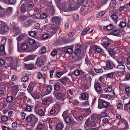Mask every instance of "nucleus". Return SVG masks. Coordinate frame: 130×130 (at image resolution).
<instances>
[{
	"mask_svg": "<svg viewBox=\"0 0 130 130\" xmlns=\"http://www.w3.org/2000/svg\"><path fill=\"white\" fill-rule=\"evenodd\" d=\"M94 117L91 116V118H89L86 121L84 127L86 130H91L92 127H95L96 126L94 120Z\"/></svg>",
	"mask_w": 130,
	"mask_h": 130,
	"instance_id": "1",
	"label": "nucleus"
},
{
	"mask_svg": "<svg viewBox=\"0 0 130 130\" xmlns=\"http://www.w3.org/2000/svg\"><path fill=\"white\" fill-rule=\"evenodd\" d=\"M74 5L72 3H68L67 5V4L64 5L63 6L62 9L64 12H68L70 10H76L73 7Z\"/></svg>",
	"mask_w": 130,
	"mask_h": 130,
	"instance_id": "2",
	"label": "nucleus"
},
{
	"mask_svg": "<svg viewBox=\"0 0 130 130\" xmlns=\"http://www.w3.org/2000/svg\"><path fill=\"white\" fill-rule=\"evenodd\" d=\"M11 92L14 93L16 95L18 91L20 89L19 86L18 85H14L11 87Z\"/></svg>",
	"mask_w": 130,
	"mask_h": 130,
	"instance_id": "3",
	"label": "nucleus"
},
{
	"mask_svg": "<svg viewBox=\"0 0 130 130\" xmlns=\"http://www.w3.org/2000/svg\"><path fill=\"white\" fill-rule=\"evenodd\" d=\"M53 94L54 96L57 99H61L63 97V95L61 93H57V92L55 91H54Z\"/></svg>",
	"mask_w": 130,
	"mask_h": 130,
	"instance_id": "4",
	"label": "nucleus"
},
{
	"mask_svg": "<svg viewBox=\"0 0 130 130\" xmlns=\"http://www.w3.org/2000/svg\"><path fill=\"white\" fill-rule=\"evenodd\" d=\"M34 65L32 64H25L24 65V69L27 70H32L35 69Z\"/></svg>",
	"mask_w": 130,
	"mask_h": 130,
	"instance_id": "5",
	"label": "nucleus"
},
{
	"mask_svg": "<svg viewBox=\"0 0 130 130\" xmlns=\"http://www.w3.org/2000/svg\"><path fill=\"white\" fill-rule=\"evenodd\" d=\"M36 64L38 67H41L43 65L44 62L41 60L40 58H37V60L36 62Z\"/></svg>",
	"mask_w": 130,
	"mask_h": 130,
	"instance_id": "6",
	"label": "nucleus"
},
{
	"mask_svg": "<svg viewBox=\"0 0 130 130\" xmlns=\"http://www.w3.org/2000/svg\"><path fill=\"white\" fill-rule=\"evenodd\" d=\"M94 87L95 90L97 92H99L101 90V87L99 85L98 83L95 84Z\"/></svg>",
	"mask_w": 130,
	"mask_h": 130,
	"instance_id": "7",
	"label": "nucleus"
},
{
	"mask_svg": "<svg viewBox=\"0 0 130 130\" xmlns=\"http://www.w3.org/2000/svg\"><path fill=\"white\" fill-rule=\"evenodd\" d=\"M35 57V55H29L25 58H24V61H27L29 60H32Z\"/></svg>",
	"mask_w": 130,
	"mask_h": 130,
	"instance_id": "8",
	"label": "nucleus"
},
{
	"mask_svg": "<svg viewBox=\"0 0 130 130\" xmlns=\"http://www.w3.org/2000/svg\"><path fill=\"white\" fill-rule=\"evenodd\" d=\"M66 48V53L69 54H71L73 52V47L72 46L65 47Z\"/></svg>",
	"mask_w": 130,
	"mask_h": 130,
	"instance_id": "9",
	"label": "nucleus"
},
{
	"mask_svg": "<svg viewBox=\"0 0 130 130\" xmlns=\"http://www.w3.org/2000/svg\"><path fill=\"white\" fill-rule=\"evenodd\" d=\"M8 30V27L6 26H3L1 29V33L2 34H4L5 32H7Z\"/></svg>",
	"mask_w": 130,
	"mask_h": 130,
	"instance_id": "10",
	"label": "nucleus"
},
{
	"mask_svg": "<svg viewBox=\"0 0 130 130\" xmlns=\"http://www.w3.org/2000/svg\"><path fill=\"white\" fill-rule=\"evenodd\" d=\"M106 67L109 69H113L115 67L114 64L109 62H107L106 64Z\"/></svg>",
	"mask_w": 130,
	"mask_h": 130,
	"instance_id": "11",
	"label": "nucleus"
},
{
	"mask_svg": "<svg viewBox=\"0 0 130 130\" xmlns=\"http://www.w3.org/2000/svg\"><path fill=\"white\" fill-rule=\"evenodd\" d=\"M26 36V35L24 34H22L19 36L17 38V41H20L24 39Z\"/></svg>",
	"mask_w": 130,
	"mask_h": 130,
	"instance_id": "12",
	"label": "nucleus"
},
{
	"mask_svg": "<svg viewBox=\"0 0 130 130\" xmlns=\"http://www.w3.org/2000/svg\"><path fill=\"white\" fill-rule=\"evenodd\" d=\"M92 116H94L95 117L94 118V120L95 121L98 123H99L101 122V117L100 115Z\"/></svg>",
	"mask_w": 130,
	"mask_h": 130,
	"instance_id": "13",
	"label": "nucleus"
},
{
	"mask_svg": "<svg viewBox=\"0 0 130 130\" xmlns=\"http://www.w3.org/2000/svg\"><path fill=\"white\" fill-rule=\"evenodd\" d=\"M69 80V79L67 77H64L62 78L61 79L59 80L58 81H60L62 84H64Z\"/></svg>",
	"mask_w": 130,
	"mask_h": 130,
	"instance_id": "14",
	"label": "nucleus"
},
{
	"mask_svg": "<svg viewBox=\"0 0 130 130\" xmlns=\"http://www.w3.org/2000/svg\"><path fill=\"white\" fill-rule=\"evenodd\" d=\"M33 115V114H30L27 116L26 118V121L28 122H32Z\"/></svg>",
	"mask_w": 130,
	"mask_h": 130,
	"instance_id": "15",
	"label": "nucleus"
},
{
	"mask_svg": "<svg viewBox=\"0 0 130 130\" xmlns=\"http://www.w3.org/2000/svg\"><path fill=\"white\" fill-rule=\"evenodd\" d=\"M117 12L116 8H112L110 10L109 12V14H114Z\"/></svg>",
	"mask_w": 130,
	"mask_h": 130,
	"instance_id": "16",
	"label": "nucleus"
},
{
	"mask_svg": "<svg viewBox=\"0 0 130 130\" xmlns=\"http://www.w3.org/2000/svg\"><path fill=\"white\" fill-rule=\"evenodd\" d=\"M38 119L34 115H33L32 119V122L34 124V126L38 122Z\"/></svg>",
	"mask_w": 130,
	"mask_h": 130,
	"instance_id": "17",
	"label": "nucleus"
},
{
	"mask_svg": "<svg viewBox=\"0 0 130 130\" xmlns=\"http://www.w3.org/2000/svg\"><path fill=\"white\" fill-rule=\"evenodd\" d=\"M32 23V21L30 20H28L27 21L24 22V25L25 26L27 27L30 26Z\"/></svg>",
	"mask_w": 130,
	"mask_h": 130,
	"instance_id": "18",
	"label": "nucleus"
},
{
	"mask_svg": "<svg viewBox=\"0 0 130 130\" xmlns=\"http://www.w3.org/2000/svg\"><path fill=\"white\" fill-rule=\"evenodd\" d=\"M46 88L47 94L50 93L52 89V86L51 85H48Z\"/></svg>",
	"mask_w": 130,
	"mask_h": 130,
	"instance_id": "19",
	"label": "nucleus"
},
{
	"mask_svg": "<svg viewBox=\"0 0 130 130\" xmlns=\"http://www.w3.org/2000/svg\"><path fill=\"white\" fill-rule=\"evenodd\" d=\"M84 109L85 112V116H87L90 114L91 112L90 108H89L87 109L85 108Z\"/></svg>",
	"mask_w": 130,
	"mask_h": 130,
	"instance_id": "20",
	"label": "nucleus"
},
{
	"mask_svg": "<svg viewBox=\"0 0 130 130\" xmlns=\"http://www.w3.org/2000/svg\"><path fill=\"white\" fill-rule=\"evenodd\" d=\"M25 111L27 112H31L32 111V108L30 106H26L24 108Z\"/></svg>",
	"mask_w": 130,
	"mask_h": 130,
	"instance_id": "21",
	"label": "nucleus"
},
{
	"mask_svg": "<svg viewBox=\"0 0 130 130\" xmlns=\"http://www.w3.org/2000/svg\"><path fill=\"white\" fill-rule=\"evenodd\" d=\"M38 113L40 116L41 117L44 116L45 115V112L42 109H40L38 111V112H36Z\"/></svg>",
	"mask_w": 130,
	"mask_h": 130,
	"instance_id": "22",
	"label": "nucleus"
},
{
	"mask_svg": "<svg viewBox=\"0 0 130 130\" xmlns=\"http://www.w3.org/2000/svg\"><path fill=\"white\" fill-rule=\"evenodd\" d=\"M102 103L103 107L107 108L109 106V103L104 101H102Z\"/></svg>",
	"mask_w": 130,
	"mask_h": 130,
	"instance_id": "23",
	"label": "nucleus"
},
{
	"mask_svg": "<svg viewBox=\"0 0 130 130\" xmlns=\"http://www.w3.org/2000/svg\"><path fill=\"white\" fill-rule=\"evenodd\" d=\"M116 60L118 63L119 64H124L125 63L124 60L122 58L117 59Z\"/></svg>",
	"mask_w": 130,
	"mask_h": 130,
	"instance_id": "24",
	"label": "nucleus"
},
{
	"mask_svg": "<svg viewBox=\"0 0 130 130\" xmlns=\"http://www.w3.org/2000/svg\"><path fill=\"white\" fill-rule=\"evenodd\" d=\"M20 9V11L22 13H24L26 11L25 6L24 5H21Z\"/></svg>",
	"mask_w": 130,
	"mask_h": 130,
	"instance_id": "25",
	"label": "nucleus"
},
{
	"mask_svg": "<svg viewBox=\"0 0 130 130\" xmlns=\"http://www.w3.org/2000/svg\"><path fill=\"white\" fill-rule=\"evenodd\" d=\"M120 33V32L119 30H115L111 33V34L117 36Z\"/></svg>",
	"mask_w": 130,
	"mask_h": 130,
	"instance_id": "26",
	"label": "nucleus"
},
{
	"mask_svg": "<svg viewBox=\"0 0 130 130\" xmlns=\"http://www.w3.org/2000/svg\"><path fill=\"white\" fill-rule=\"evenodd\" d=\"M124 64H120L117 66V68L119 69L120 70H124L125 69V66L123 65Z\"/></svg>",
	"mask_w": 130,
	"mask_h": 130,
	"instance_id": "27",
	"label": "nucleus"
},
{
	"mask_svg": "<svg viewBox=\"0 0 130 130\" xmlns=\"http://www.w3.org/2000/svg\"><path fill=\"white\" fill-rule=\"evenodd\" d=\"M29 79V77L27 76H25L22 77L21 80L22 82H26L28 81Z\"/></svg>",
	"mask_w": 130,
	"mask_h": 130,
	"instance_id": "28",
	"label": "nucleus"
},
{
	"mask_svg": "<svg viewBox=\"0 0 130 130\" xmlns=\"http://www.w3.org/2000/svg\"><path fill=\"white\" fill-rule=\"evenodd\" d=\"M69 111V110H68L66 111L63 112L62 115V116L64 119L66 117H67L69 115V114L68 112Z\"/></svg>",
	"mask_w": 130,
	"mask_h": 130,
	"instance_id": "29",
	"label": "nucleus"
},
{
	"mask_svg": "<svg viewBox=\"0 0 130 130\" xmlns=\"http://www.w3.org/2000/svg\"><path fill=\"white\" fill-rule=\"evenodd\" d=\"M108 51L111 56L115 54V51L113 49H109Z\"/></svg>",
	"mask_w": 130,
	"mask_h": 130,
	"instance_id": "30",
	"label": "nucleus"
},
{
	"mask_svg": "<svg viewBox=\"0 0 130 130\" xmlns=\"http://www.w3.org/2000/svg\"><path fill=\"white\" fill-rule=\"evenodd\" d=\"M13 100V98L12 96H8L6 99L8 103L12 102Z\"/></svg>",
	"mask_w": 130,
	"mask_h": 130,
	"instance_id": "31",
	"label": "nucleus"
},
{
	"mask_svg": "<svg viewBox=\"0 0 130 130\" xmlns=\"http://www.w3.org/2000/svg\"><path fill=\"white\" fill-rule=\"evenodd\" d=\"M34 87L33 86H30V85H29L28 87L27 90L30 93H31L32 91V90L34 89Z\"/></svg>",
	"mask_w": 130,
	"mask_h": 130,
	"instance_id": "32",
	"label": "nucleus"
},
{
	"mask_svg": "<svg viewBox=\"0 0 130 130\" xmlns=\"http://www.w3.org/2000/svg\"><path fill=\"white\" fill-rule=\"evenodd\" d=\"M94 70L96 73H101L103 72V70L102 68L98 69L96 68H94Z\"/></svg>",
	"mask_w": 130,
	"mask_h": 130,
	"instance_id": "33",
	"label": "nucleus"
},
{
	"mask_svg": "<svg viewBox=\"0 0 130 130\" xmlns=\"http://www.w3.org/2000/svg\"><path fill=\"white\" fill-rule=\"evenodd\" d=\"M105 13V11H103L100 12L97 15V17L98 18H100L102 17Z\"/></svg>",
	"mask_w": 130,
	"mask_h": 130,
	"instance_id": "34",
	"label": "nucleus"
},
{
	"mask_svg": "<svg viewBox=\"0 0 130 130\" xmlns=\"http://www.w3.org/2000/svg\"><path fill=\"white\" fill-rule=\"evenodd\" d=\"M63 128L62 125L61 124H58L56 126L57 130H62Z\"/></svg>",
	"mask_w": 130,
	"mask_h": 130,
	"instance_id": "35",
	"label": "nucleus"
},
{
	"mask_svg": "<svg viewBox=\"0 0 130 130\" xmlns=\"http://www.w3.org/2000/svg\"><path fill=\"white\" fill-rule=\"evenodd\" d=\"M112 19L115 21H117L118 19V16L115 14H112L111 16Z\"/></svg>",
	"mask_w": 130,
	"mask_h": 130,
	"instance_id": "36",
	"label": "nucleus"
},
{
	"mask_svg": "<svg viewBox=\"0 0 130 130\" xmlns=\"http://www.w3.org/2000/svg\"><path fill=\"white\" fill-rule=\"evenodd\" d=\"M52 20L54 22H59L60 18L59 17L54 16L53 17Z\"/></svg>",
	"mask_w": 130,
	"mask_h": 130,
	"instance_id": "37",
	"label": "nucleus"
},
{
	"mask_svg": "<svg viewBox=\"0 0 130 130\" xmlns=\"http://www.w3.org/2000/svg\"><path fill=\"white\" fill-rule=\"evenodd\" d=\"M43 128V126L42 124H39L38 125L35 130H42Z\"/></svg>",
	"mask_w": 130,
	"mask_h": 130,
	"instance_id": "38",
	"label": "nucleus"
},
{
	"mask_svg": "<svg viewBox=\"0 0 130 130\" xmlns=\"http://www.w3.org/2000/svg\"><path fill=\"white\" fill-rule=\"evenodd\" d=\"M90 29V28L89 27H87L85 28L84 30L82 31V35H84L86 34Z\"/></svg>",
	"mask_w": 130,
	"mask_h": 130,
	"instance_id": "39",
	"label": "nucleus"
},
{
	"mask_svg": "<svg viewBox=\"0 0 130 130\" xmlns=\"http://www.w3.org/2000/svg\"><path fill=\"white\" fill-rule=\"evenodd\" d=\"M0 51L3 53V54H5V51L4 46L3 45H1L0 46Z\"/></svg>",
	"mask_w": 130,
	"mask_h": 130,
	"instance_id": "40",
	"label": "nucleus"
},
{
	"mask_svg": "<svg viewBox=\"0 0 130 130\" xmlns=\"http://www.w3.org/2000/svg\"><path fill=\"white\" fill-rule=\"evenodd\" d=\"M110 44V43L107 40L104 41H103L102 43V45L104 47H107Z\"/></svg>",
	"mask_w": 130,
	"mask_h": 130,
	"instance_id": "41",
	"label": "nucleus"
},
{
	"mask_svg": "<svg viewBox=\"0 0 130 130\" xmlns=\"http://www.w3.org/2000/svg\"><path fill=\"white\" fill-rule=\"evenodd\" d=\"M36 76L38 79H40L42 77V75L41 73L38 72L36 73Z\"/></svg>",
	"mask_w": 130,
	"mask_h": 130,
	"instance_id": "42",
	"label": "nucleus"
},
{
	"mask_svg": "<svg viewBox=\"0 0 130 130\" xmlns=\"http://www.w3.org/2000/svg\"><path fill=\"white\" fill-rule=\"evenodd\" d=\"M20 98H23L25 99L26 97L25 95V93L24 92H21L20 94V95H19Z\"/></svg>",
	"mask_w": 130,
	"mask_h": 130,
	"instance_id": "43",
	"label": "nucleus"
},
{
	"mask_svg": "<svg viewBox=\"0 0 130 130\" xmlns=\"http://www.w3.org/2000/svg\"><path fill=\"white\" fill-rule=\"evenodd\" d=\"M65 121L67 123H70L71 121V119L69 117L67 116L66 118L64 119Z\"/></svg>",
	"mask_w": 130,
	"mask_h": 130,
	"instance_id": "44",
	"label": "nucleus"
},
{
	"mask_svg": "<svg viewBox=\"0 0 130 130\" xmlns=\"http://www.w3.org/2000/svg\"><path fill=\"white\" fill-rule=\"evenodd\" d=\"M46 51V48L45 47H42L39 51V52L40 54L45 53Z\"/></svg>",
	"mask_w": 130,
	"mask_h": 130,
	"instance_id": "45",
	"label": "nucleus"
},
{
	"mask_svg": "<svg viewBox=\"0 0 130 130\" xmlns=\"http://www.w3.org/2000/svg\"><path fill=\"white\" fill-rule=\"evenodd\" d=\"M8 117L5 116H3L1 118V121L3 122L6 121L8 120Z\"/></svg>",
	"mask_w": 130,
	"mask_h": 130,
	"instance_id": "46",
	"label": "nucleus"
},
{
	"mask_svg": "<svg viewBox=\"0 0 130 130\" xmlns=\"http://www.w3.org/2000/svg\"><path fill=\"white\" fill-rule=\"evenodd\" d=\"M57 53V50L56 49L53 50L51 52V54L53 56H54Z\"/></svg>",
	"mask_w": 130,
	"mask_h": 130,
	"instance_id": "47",
	"label": "nucleus"
},
{
	"mask_svg": "<svg viewBox=\"0 0 130 130\" xmlns=\"http://www.w3.org/2000/svg\"><path fill=\"white\" fill-rule=\"evenodd\" d=\"M106 28L108 30H110L113 28V26L112 24H110L109 25L107 26Z\"/></svg>",
	"mask_w": 130,
	"mask_h": 130,
	"instance_id": "48",
	"label": "nucleus"
},
{
	"mask_svg": "<svg viewBox=\"0 0 130 130\" xmlns=\"http://www.w3.org/2000/svg\"><path fill=\"white\" fill-rule=\"evenodd\" d=\"M112 88L111 87H108L104 89V91L107 92H110L112 90Z\"/></svg>",
	"mask_w": 130,
	"mask_h": 130,
	"instance_id": "49",
	"label": "nucleus"
},
{
	"mask_svg": "<svg viewBox=\"0 0 130 130\" xmlns=\"http://www.w3.org/2000/svg\"><path fill=\"white\" fill-rule=\"evenodd\" d=\"M74 74L76 76H78L80 74V72L78 70H76L74 71Z\"/></svg>",
	"mask_w": 130,
	"mask_h": 130,
	"instance_id": "50",
	"label": "nucleus"
},
{
	"mask_svg": "<svg viewBox=\"0 0 130 130\" xmlns=\"http://www.w3.org/2000/svg\"><path fill=\"white\" fill-rule=\"evenodd\" d=\"M6 40L7 39L3 37L1 41V43L2 44V45H5L6 41Z\"/></svg>",
	"mask_w": 130,
	"mask_h": 130,
	"instance_id": "51",
	"label": "nucleus"
},
{
	"mask_svg": "<svg viewBox=\"0 0 130 130\" xmlns=\"http://www.w3.org/2000/svg\"><path fill=\"white\" fill-rule=\"evenodd\" d=\"M47 17V15L45 13H42L41 14L40 16V18L42 19H43Z\"/></svg>",
	"mask_w": 130,
	"mask_h": 130,
	"instance_id": "52",
	"label": "nucleus"
},
{
	"mask_svg": "<svg viewBox=\"0 0 130 130\" xmlns=\"http://www.w3.org/2000/svg\"><path fill=\"white\" fill-rule=\"evenodd\" d=\"M29 44L31 45L34 44L35 43V40L32 39H30L29 40Z\"/></svg>",
	"mask_w": 130,
	"mask_h": 130,
	"instance_id": "53",
	"label": "nucleus"
},
{
	"mask_svg": "<svg viewBox=\"0 0 130 130\" xmlns=\"http://www.w3.org/2000/svg\"><path fill=\"white\" fill-rule=\"evenodd\" d=\"M12 8L11 7H9L7 9V11L8 13H10L12 12Z\"/></svg>",
	"mask_w": 130,
	"mask_h": 130,
	"instance_id": "54",
	"label": "nucleus"
},
{
	"mask_svg": "<svg viewBox=\"0 0 130 130\" xmlns=\"http://www.w3.org/2000/svg\"><path fill=\"white\" fill-rule=\"evenodd\" d=\"M22 48L23 50H26L27 47V45L26 43H24L22 44Z\"/></svg>",
	"mask_w": 130,
	"mask_h": 130,
	"instance_id": "55",
	"label": "nucleus"
},
{
	"mask_svg": "<svg viewBox=\"0 0 130 130\" xmlns=\"http://www.w3.org/2000/svg\"><path fill=\"white\" fill-rule=\"evenodd\" d=\"M62 75V73L61 72H57L56 74V77L58 78H60Z\"/></svg>",
	"mask_w": 130,
	"mask_h": 130,
	"instance_id": "56",
	"label": "nucleus"
},
{
	"mask_svg": "<svg viewBox=\"0 0 130 130\" xmlns=\"http://www.w3.org/2000/svg\"><path fill=\"white\" fill-rule=\"evenodd\" d=\"M35 126H32V125H29L27 126L26 129L27 130H33V127Z\"/></svg>",
	"mask_w": 130,
	"mask_h": 130,
	"instance_id": "57",
	"label": "nucleus"
},
{
	"mask_svg": "<svg viewBox=\"0 0 130 130\" xmlns=\"http://www.w3.org/2000/svg\"><path fill=\"white\" fill-rule=\"evenodd\" d=\"M126 23L124 22L121 23L119 24V26L121 28H123L126 26Z\"/></svg>",
	"mask_w": 130,
	"mask_h": 130,
	"instance_id": "58",
	"label": "nucleus"
},
{
	"mask_svg": "<svg viewBox=\"0 0 130 130\" xmlns=\"http://www.w3.org/2000/svg\"><path fill=\"white\" fill-rule=\"evenodd\" d=\"M103 97L108 99H110L111 98V95L109 94H104L103 95Z\"/></svg>",
	"mask_w": 130,
	"mask_h": 130,
	"instance_id": "59",
	"label": "nucleus"
},
{
	"mask_svg": "<svg viewBox=\"0 0 130 130\" xmlns=\"http://www.w3.org/2000/svg\"><path fill=\"white\" fill-rule=\"evenodd\" d=\"M102 101H99L98 105V107L99 109L102 108H103V106L102 105Z\"/></svg>",
	"mask_w": 130,
	"mask_h": 130,
	"instance_id": "60",
	"label": "nucleus"
},
{
	"mask_svg": "<svg viewBox=\"0 0 130 130\" xmlns=\"http://www.w3.org/2000/svg\"><path fill=\"white\" fill-rule=\"evenodd\" d=\"M40 25L39 23H36L35 24L34 26V28L38 29L39 28Z\"/></svg>",
	"mask_w": 130,
	"mask_h": 130,
	"instance_id": "61",
	"label": "nucleus"
},
{
	"mask_svg": "<svg viewBox=\"0 0 130 130\" xmlns=\"http://www.w3.org/2000/svg\"><path fill=\"white\" fill-rule=\"evenodd\" d=\"M29 35L32 37H34L36 35V32L35 31H31L30 32Z\"/></svg>",
	"mask_w": 130,
	"mask_h": 130,
	"instance_id": "62",
	"label": "nucleus"
},
{
	"mask_svg": "<svg viewBox=\"0 0 130 130\" xmlns=\"http://www.w3.org/2000/svg\"><path fill=\"white\" fill-rule=\"evenodd\" d=\"M116 3V1L115 0H112L110 1V4L111 5L114 6Z\"/></svg>",
	"mask_w": 130,
	"mask_h": 130,
	"instance_id": "63",
	"label": "nucleus"
},
{
	"mask_svg": "<svg viewBox=\"0 0 130 130\" xmlns=\"http://www.w3.org/2000/svg\"><path fill=\"white\" fill-rule=\"evenodd\" d=\"M125 90L127 93H130V87H126L125 89Z\"/></svg>",
	"mask_w": 130,
	"mask_h": 130,
	"instance_id": "64",
	"label": "nucleus"
}]
</instances>
